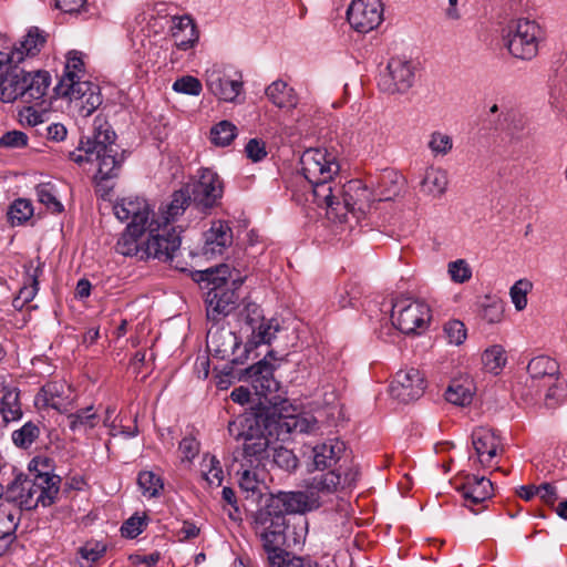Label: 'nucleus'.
Masks as SVG:
<instances>
[{
  "mask_svg": "<svg viewBox=\"0 0 567 567\" xmlns=\"http://www.w3.org/2000/svg\"><path fill=\"white\" fill-rule=\"evenodd\" d=\"M233 244V230L227 221L214 220L204 233L203 254L205 256L221 255Z\"/></svg>",
  "mask_w": 567,
  "mask_h": 567,
  "instance_id": "nucleus-23",
  "label": "nucleus"
},
{
  "mask_svg": "<svg viewBox=\"0 0 567 567\" xmlns=\"http://www.w3.org/2000/svg\"><path fill=\"white\" fill-rule=\"evenodd\" d=\"M40 399L45 405L66 413L74 406L76 394L70 385L52 382L42 388Z\"/></svg>",
  "mask_w": 567,
  "mask_h": 567,
  "instance_id": "nucleus-24",
  "label": "nucleus"
},
{
  "mask_svg": "<svg viewBox=\"0 0 567 567\" xmlns=\"http://www.w3.org/2000/svg\"><path fill=\"white\" fill-rule=\"evenodd\" d=\"M447 184L446 171L431 166L426 168L421 181V190L432 196H441L445 193Z\"/></svg>",
  "mask_w": 567,
  "mask_h": 567,
  "instance_id": "nucleus-33",
  "label": "nucleus"
},
{
  "mask_svg": "<svg viewBox=\"0 0 567 567\" xmlns=\"http://www.w3.org/2000/svg\"><path fill=\"white\" fill-rule=\"evenodd\" d=\"M542 38L543 30L539 24L525 18L513 19L502 29L503 44L516 59H534Z\"/></svg>",
  "mask_w": 567,
  "mask_h": 567,
  "instance_id": "nucleus-9",
  "label": "nucleus"
},
{
  "mask_svg": "<svg viewBox=\"0 0 567 567\" xmlns=\"http://www.w3.org/2000/svg\"><path fill=\"white\" fill-rule=\"evenodd\" d=\"M427 147L434 156H446L453 150V138L446 133L434 131L430 134Z\"/></svg>",
  "mask_w": 567,
  "mask_h": 567,
  "instance_id": "nucleus-46",
  "label": "nucleus"
},
{
  "mask_svg": "<svg viewBox=\"0 0 567 567\" xmlns=\"http://www.w3.org/2000/svg\"><path fill=\"white\" fill-rule=\"evenodd\" d=\"M342 476L339 471L331 470L327 473H321L313 476L307 484L309 493L317 496L321 504L324 502L323 497L342 488Z\"/></svg>",
  "mask_w": 567,
  "mask_h": 567,
  "instance_id": "nucleus-28",
  "label": "nucleus"
},
{
  "mask_svg": "<svg viewBox=\"0 0 567 567\" xmlns=\"http://www.w3.org/2000/svg\"><path fill=\"white\" fill-rule=\"evenodd\" d=\"M301 173L312 186L315 202L324 206L327 214L340 221L351 214L357 220L371 208L372 192L360 179L343 185L333 184V176L340 171L336 156L322 148H309L300 157Z\"/></svg>",
  "mask_w": 567,
  "mask_h": 567,
  "instance_id": "nucleus-1",
  "label": "nucleus"
},
{
  "mask_svg": "<svg viewBox=\"0 0 567 567\" xmlns=\"http://www.w3.org/2000/svg\"><path fill=\"white\" fill-rule=\"evenodd\" d=\"M270 452H272V462L280 468L285 471H293L298 466V458L293 454L291 450H288L284 446H271Z\"/></svg>",
  "mask_w": 567,
  "mask_h": 567,
  "instance_id": "nucleus-49",
  "label": "nucleus"
},
{
  "mask_svg": "<svg viewBox=\"0 0 567 567\" xmlns=\"http://www.w3.org/2000/svg\"><path fill=\"white\" fill-rule=\"evenodd\" d=\"M251 528L267 554L270 567H318L310 559L289 558L286 550L287 519L284 515L270 512L265 505L252 514Z\"/></svg>",
  "mask_w": 567,
  "mask_h": 567,
  "instance_id": "nucleus-4",
  "label": "nucleus"
},
{
  "mask_svg": "<svg viewBox=\"0 0 567 567\" xmlns=\"http://www.w3.org/2000/svg\"><path fill=\"white\" fill-rule=\"evenodd\" d=\"M192 203L203 214H208L220 204L224 184L217 173L209 168L199 171L198 179L188 185Z\"/></svg>",
  "mask_w": 567,
  "mask_h": 567,
  "instance_id": "nucleus-13",
  "label": "nucleus"
},
{
  "mask_svg": "<svg viewBox=\"0 0 567 567\" xmlns=\"http://www.w3.org/2000/svg\"><path fill=\"white\" fill-rule=\"evenodd\" d=\"M179 452L183 461H192L199 453V443L195 437H184L179 443Z\"/></svg>",
  "mask_w": 567,
  "mask_h": 567,
  "instance_id": "nucleus-57",
  "label": "nucleus"
},
{
  "mask_svg": "<svg viewBox=\"0 0 567 567\" xmlns=\"http://www.w3.org/2000/svg\"><path fill=\"white\" fill-rule=\"evenodd\" d=\"M443 331L449 343L455 346L462 344L467 337V330L465 328V324L456 319L449 320L444 324Z\"/></svg>",
  "mask_w": 567,
  "mask_h": 567,
  "instance_id": "nucleus-50",
  "label": "nucleus"
},
{
  "mask_svg": "<svg viewBox=\"0 0 567 567\" xmlns=\"http://www.w3.org/2000/svg\"><path fill=\"white\" fill-rule=\"evenodd\" d=\"M60 483V476L49 473H38L33 477L18 476L7 488L6 502L27 511L34 509L39 504L50 506L59 493Z\"/></svg>",
  "mask_w": 567,
  "mask_h": 567,
  "instance_id": "nucleus-8",
  "label": "nucleus"
},
{
  "mask_svg": "<svg viewBox=\"0 0 567 567\" xmlns=\"http://www.w3.org/2000/svg\"><path fill=\"white\" fill-rule=\"evenodd\" d=\"M49 34L38 27H30L25 35L7 52L11 63H21L25 58L38 55L47 44Z\"/></svg>",
  "mask_w": 567,
  "mask_h": 567,
  "instance_id": "nucleus-21",
  "label": "nucleus"
},
{
  "mask_svg": "<svg viewBox=\"0 0 567 567\" xmlns=\"http://www.w3.org/2000/svg\"><path fill=\"white\" fill-rule=\"evenodd\" d=\"M449 274L454 282L463 284L472 277V270L464 259H458L449 264Z\"/></svg>",
  "mask_w": 567,
  "mask_h": 567,
  "instance_id": "nucleus-55",
  "label": "nucleus"
},
{
  "mask_svg": "<svg viewBox=\"0 0 567 567\" xmlns=\"http://www.w3.org/2000/svg\"><path fill=\"white\" fill-rule=\"evenodd\" d=\"M245 151L247 156L254 162H259L267 155L265 143L257 138L250 140L247 143Z\"/></svg>",
  "mask_w": 567,
  "mask_h": 567,
  "instance_id": "nucleus-59",
  "label": "nucleus"
},
{
  "mask_svg": "<svg viewBox=\"0 0 567 567\" xmlns=\"http://www.w3.org/2000/svg\"><path fill=\"white\" fill-rule=\"evenodd\" d=\"M207 349L216 358L239 363L235 355L236 350L240 346L238 337L225 328L209 329L207 332Z\"/></svg>",
  "mask_w": 567,
  "mask_h": 567,
  "instance_id": "nucleus-19",
  "label": "nucleus"
},
{
  "mask_svg": "<svg viewBox=\"0 0 567 567\" xmlns=\"http://www.w3.org/2000/svg\"><path fill=\"white\" fill-rule=\"evenodd\" d=\"M527 371L533 381L551 384L554 381L558 380L559 365L554 359L547 355H538L529 361Z\"/></svg>",
  "mask_w": 567,
  "mask_h": 567,
  "instance_id": "nucleus-30",
  "label": "nucleus"
},
{
  "mask_svg": "<svg viewBox=\"0 0 567 567\" xmlns=\"http://www.w3.org/2000/svg\"><path fill=\"white\" fill-rule=\"evenodd\" d=\"M19 63H8L0 76V100L12 103L17 100L25 104L41 101L50 85V75L45 71L25 72Z\"/></svg>",
  "mask_w": 567,
  "mask_h": 567,
  "instance_id": "nucleus-7",
  "label": "nucleus"
},
{
  "mask_svg": "<svg viewBox=\"0 0 567 567\" xmlns=\"http://www.w3.org/2000/svg\"><path fill=\"white\" fill-rule=\"evenodd\" d=\"M462 494L464 505L473 513H478L474 506L481 505L493 496V483L485 476L467 474L464 483L457 487Z\"/></svg>",
  "mask_w": 567,
  "mask_h": 567,
  "instance_id": "nucleus-20",
  "label": "nucleus"
},
{
  "mask_svg": "<svg viewBox=\"0 0 567 567\" xmlns=\"http://www.w3.org/2000/svg\"><path fill=\"white\" fill-rule=\"evenodd\" d=\"M0 412L12 421L22 415L17 388L0 385Z\"/></svg>",
  "mask_w": 567,
  "mask_h": 567,
  "instance_id": "nucleus-35",
  "label": "nucleus"
},
{
  "mask_svg": "<svg viewBox=\"0 0 567 567\" xmlns=\"http://www.w3.org/2000/svg\"><path fill=\"white\" fill-rule=\"evenodd\" d=\"M472 446L474 454L470 455L481 468L496 467L497 457L503 453V444L496 431L488 427H476L472 433Z\"/></svg>",
  "mask_w": 567,
  "mask_h": 567,
  "instance_id": "nucleus-14",
  "label": "nucleus"
},
{
  "mask_svg": "<svg viewBox=\"0 0 567 567\" xmlns=\"http://www.w3.org/2000/svg\"><path fill=\"white\" fill-rule=\"evenodd\" d=\"M445 399L447 402L465 406L468 405L473 400V392L470 385H465L458 381L452 382L445 392Z\"/></svg>",
  "mask_w": 567,
  "mask_h": 567,
  "instance_id": "nucleus-44",
  "label": "nucleus"
},
{
  "mask_svg": "<svg viewBox=\"0 0 567 567\" xmlns=\"http://www.w3.org/2000/svg\"><path fill=\"white\" fill-rule=\"evenodd\" d=\"M403 176L394 171H385L381 176L380 200H390L398 196L403 184Z\"/></svg>",
  "mask_w": 567,
  "mask_h": 567,
  "instance_id": "nucleus-39",
  "label": "nucleus"
},
{
  "mask_svg": "<svg viewBox=\"0 0 567 567\" xmlns=\"http://www.w3.org/2000/svg\"><path fill=\"white\" fill-rule=\"evenodd\" d=\"M280 422L274 416L245 413L228 423V432L243 441V457L247 464H261L270 456V449L278 440Z\"/></svg>",
  "mask_w": 567,
  "mask_h": 567,
  "instance_id": "nucleus-3",
  "label": "nucleus"
},
{
  "mask_svg": "<svg viewBox=\"0 0 567 567\" xmlns=\"http://www.w3.org/2000/svg\"><path fill=\"white\" fill-rule=\"evenodd\" d=\"M28 143V136L20 131H10L7 132L1 138H0V146L6 147H23Z\"/></svg>",
  "mask_w": 567,
  "mask_h": 567,
  "instance_id": "nucleus-56",
  "label": "nucleus"
},
{
  "mask_svg": "<svg viewBox=\"0 0 567 567\" xmlns=\"http://www.w3.org/2000/svg\"><path fill=\"white\" fill-rule=\"evenodd\" d=\"M249 467H244L243 464L241 472H239V486L244 492L251 493V495H260L261 486L264 485V465L254 463L252 465L248 464Z\"/></svg>",
  "mask_w": 567,
  "mask_h": 567,
  "instance_id": "nucleus-34",
  "label": "nucleus"
},
{
  "mask_svg": "<svg viewBox=\"0 0 567 567\" xmlns=\"http://www.w3.org/2000/svg\"><path fill=\"white\" fill-rule=\"evenodd\" d=\"M171 33L175 45L184 51L192 49L199 38L197 27L189 16L173 17Z\"/></svg>",
  "mask_w": 567,
  "mask_h": 567,
  "instance_id": "nucleus-27",
  "label": "nucleus"
},
{
  "mask_svg": "<svg viewBox=\"0 0 567 567\" xmlns=\"http://www.w3.org/2000/svg\"><path fill=\"white\" fill-rule=\"evenodd\" d=\"M202 83L197 78L185 75L177 79L173 84V90L178 93L199 95L202 92Z\"/></svg>",
  "mask_w": 567,
  "mask_h": 567,
  "instance_id": "nucleus-54",
  "label": "nucleus"
},
{
  "mask_svg": "<svg viewBox=\"0 0 567 567\" xmlns=\"http://www.w3.org/2000/svg\"><path fill=\"white\" fill-rule=\"evenodd\" d=\"M145 229L136 228L135 225H127L116 243V251L123 256L147 259L146 251H144Z\"/></svg>",
  "mask_w": 567,
  "mask_h": 567,
  "instance_id": "nucleus-26",
  "label": "nucleus"
},
{
  "mask_svg": "<svg viewBox=\"0 0 567 567\" xmlns=\"http://www.w3.org/2000/svg\"><path fill=\"white\" fill-rule=\"evenodd\" d=\"M206 85L208 90L224 101H234L241 90V82L221 76L220 72L207 73Z\"/></svg>",
  "mask_w": 567,
  "mask_h": 567,
  "instance_id": "nucleus-29",
  "label": "nucleus"
},
{
  "mask_svg": "<svg viewBox=\"0 0 567 567\" xmlns=\"http://www.w3.org/2000/svg\"><path fill=\"white\" fill-rule=\"evenodd\" d=\"M19 117L23 125L37 126L39 124H43L40 114L32 110V107H25L19 113Z\"/></svg>",
  "mask_w": 567,
  "mask_h": 567,
  "instance_id": "nucleus-63",
  "label": "nucleus"
},
{
  "mask_svg": "<svg viewBox=\"0 0 567 567\" xmlns=\"http://www.w3.org/2000/svg\"><path fill=\"white\" fill-rule=\"evenodd\" d=\"M266 95L278 107H293L297 99L293 89L284 81H275L266 89Z\"/></svg>",
  "mask_w": 567,
  "mask_h": 567,
  "instance_id": "nucleus-36",
  "label": "nucleus"
},
{
  "mask_svg": "<svg viewBox=\"0 0 567 567\" xmlns=\"http://www.w3.org/2000/svg\"><path fill=\"white\" fill-rule=\"evenodd\" d=\"M137 483L145 495L155 497L163 488L161 478L153 472L144 471L138 474Z\"/></svg>",
  "mask_w": 567,
  "mask_h": 567,
  "instance_id": "nucleus-51",
  "label": "nucleus"
},
{
  "mask_svg": "<svg viewBox=\"0 0 567 567\" xmlns=\"http://www.w3.org/2000/svg\"><path fill=\"white\" fill-rule=\"evenodd\" d=\"M181 235L174 225L161 223L153 215L145 229L144 251L147 258H156L161 261H169L181 247Z\"/></svg>",
  "mask_w": 567,
  "mask_h": 567,
  "instance_id": "nucleus-11",
  "label": "nucleus"
},
{
  "mask_svg": "<svg viewBox=\"0 0 567 567\" xmlns=\"http://www.w3.org/2000/svg\"><path fill=\"white\" fill-rule=\"evenodd\" d=\"M35 190L39 202L51 213L59 214L63 212V205L56 197L54 185L51 183H43L38 185Z\"/></svg>",
  "mask_w": 567,
  "mask_h": 567,
  "instance_id": "nucleus-43",
  "label": "nucleus"
},
{
  "mask_svg": "<svg viewBox=\"0 0 567 567\" xmlns=\"http://www.w3.org/2000/svg\"><path fill=\"white\" fill-rule=\"evenodd\" d=\"M192 198L188 188L176 190L173 193L169 203L161 207L157 215L155 214V218H158L161 223H169L173 225L176 218L184 214Z\"/></svg>",
  "mask_w": 567,
  "mask_h": 567,
  "instance_id": "nucleus-31",
  "label": "nucleus"
},
{
  "mask_svg": "<svg viewBox=\"0 0 567 567\" xmlns=\"http://www.w3.org/2000/svg\"><path fill=\"white\" fill-rule=\"evenodd\" d=\"M269 358L274 359L272 352H269L262 360L247 369V373L251 378L254 389L262 396H267L269 393L275 392L278 389V383L274 379L276 365L269 360Z\"/></svg>",
  "mask_w": 567,
  "mask_h": 567,
  "instance_id": "nucleus-22",
  "label": "nucleus"
},
{
  "mask_svg": "<svg viewBox=\"0 0 567 567\" xmlns=\"http://www.w3.org/2000/svg\"><path fill=\"white\" fill-rule=\"evenodd\" d=\"M321 502L317 496H312L308 488L303 492H279L277 494H270L265 503V506L270 512H275L278 515L288 513H303L318 508Z\"/></svg>",
  "mask_w": 567,
  "mask_h": 567,
  "instance_id": "nucleus-15",
  "label": "nucleus"
},
{
  "mask_svg": "<svg viewBox=\"0 0 567 567\" xmlns=\"http://www.w3.org/2000/svg\"><path fill=\"white\" fill-rule=\"evenodd\" d=\"M83 76L84 62L78 52H70L64 73L54 90L61 97L69 99L81 116L87 117L102 104V96L99 86L83 81Z\"/></svg>",
  "mask_w": 567,
  "mask_h": 567,
  "instance_id": "nucleus-6",
  "label": "nucleus"
},
{
  "mask_svg": "<svg viewBox=\"0 0 567 567\" xmlns=\"http://www.w3.org/2000/svg\"><path fill=\"white\" fill-rule=\"evenodd\" d=\"M33 214L32 204L27 199H17L8 212V218L12 226L21 225Z\"/></svg>",
  "mask_w": 567,
  "mask_h": 567,
  "instance_id": "nucleus-48",
  "label": "nucleus"
},
{
  "mask_svg": "<svg viewBox=\"0 0 567 567\" xmlns=\"http://www.w3.org/2000/svg\"><path fill=\"white\" fill-rule=\"evenodd\" d=\"M239 319L245 323L247 331H250L254 327L260 323L265 318L262 310L259 305L255 302H248L240 311Z\"/></svg>",
  "mask_w": 567,
  "mask_h": 567,
  "instance_id": "nucleus-53",
  "label": "nucleus"
},
{
  "mask_svg": "<svg viewBox=\"0 0 567 567\" xmlns=\"http://www.w3.org/2000/svg\"><path fill=\"white\" fill-rule=\"evenodd\" d=\"M105 550V545H102L100 543H87L83 547H81L79 551L82 558L90 561H96L103 556Z\"/></svg>",
  "mask_w": 567,
  "mask_h": 567,
  "instance_id": "nucleus-58",
  "label": "nucleus"
},
{
  "mask_svg": "<svg viewBox=\"0 0 567 567\" xmlns=\"http://www.w3.org/2000/svg\"><path fill=\"white\" fill-rule=\"evenodd\" d=\"M69 427L76 431H89L96 426L100 421L99 415L94 411V406L90 405L85 409H81L75 413L68 414Z\"/></svg>",
  "mask_w": 567,
  "mask_h": 567,
  "instance_id": "nucleus-37",
  "label": "nucleus"
},
{
  "mask_svg": "<svg viewBox=\"0 0 567 567\" xmlns=\"http://www.w3.org/2000/svg\"><path fill=\"white\" fill-rule=\"evenodd\" d=\"M279 331V326L274 320H262L250 330L249 343L257 347L261 343H270Z\"/></svg>",
  "mask_w": 567,
  "mask_h": 567,
  "instance_id": "nucleus-41",
  "label": "nucleus"
},
{
  "mask_svg": "<svg viewBox=\"0 0 567 567\" xmlns=\"http://www.w3.org/2000/svg\"><path fill=\"white\" fill-rule=\"evenodd\" d=\"M43 262L40 259L37 260V266H33V261L27 266V278L23 287L19 290L17 298L13 301L16 308H22L27 303L33 300L39 290V277L42 274Z\"/></svg>",
  "mask_w": 567,
  "mask_h": 567,
  "instance_id": "nucleus-32",
  "label": "nucleus"
},
{
  "mask_svg": "<svg viewBox=\"0 0 567 567\" xmlns=\"http://www.w3.org/2000/svg\"><path fill=\"white\" fill-rule=\"evenodd\" d=\"M432 319L430 306L409 295L392 299L391 320L393 326L405 334H420L425 331Z\"/></svg>",
  "mask_w": 567,
  "mask_h": 567,
  "instance_id": "nucleus-10",
  "label": "nucleus"
},
{
  "mask_svg": "<svg viewBox=\"0 0 567 567\" xmlns=\"http://www.w3.org/2000/svg\"><path fill=\"white\" fill-rule=\"evenodd\" d=\"M346 444L338 439H329L312 449V460L316 470L323 471L334 466L343 453Z\"/></svg>",
  "mask_w": 567,
  "mask_h": 567,
  "instance_id": "nucleus-25",
  "label": "nucleus"
},
{
  "mask_svg": "<svg viewBox=\"0 0 567 567\" xmlns=\"http://www.w3.org/2000/svg\"><path fill=\"white\" fill-rule=\"evenodd\" d=\"M40 429L33 422H27L12 433V441L18 447L28 449L39 437Z\"/></svg>",
  "mask_w": 567,
  "mask_h": 567,
  "instance_id": "nucleus-47",
  "label": "nucleus"
},
{
  "mask_svg": "<svg viewBox=\"0 0 567 567\" xmlns=\"http://www.w3.org/2000/svg\"><path fill=\"white\" fill-rule=\"evenodd\" d=\"M504 315V303L501 299L485 297L481 303L480 317L487 323H498Z\"/></svg>",
  "mask_w": 567,
  "mask_h": 567,
  "instance_id": "nucleus-45",
  "label": "nucleus"
},
{
  "mask_svg": "<svg viewBox=\"0 0 567 567\" xmlns=\"http://www.w3.org/2000/svg\"><path fill=\"white\" fill-rule=\"evenodd\" d=\"M115 138L116 134L111 125L96 117L92 135L82 138L76 150L70 152L69 157L79 165L96 163L95 177L100 181L116 177L123 163V155L120 154Z\"/></svg>",
  "mask_w": 567,
  "mask_h": 567,
  "instance_id": "nucleus-2",
  "label": "nucleus"
},
{
  "mask_svg": "<svg viewBox=\"0 0 567 567\" xmlns=\"http://www.w3.org/2000/svg\"><path fill=\"white\" fill-rule=\"evenodd\" d=\"M424 390V375L415 368L400 370L390 385L391 395L402 403H409L420 399Z\"/></svg>",
  "mask_w": 567,
  "mask_h": 567,
  "instance_id": "nucleus-17",
  "label": "nucleus"
},
{
  "mask_svg": "<svg viewBox=\"0 0 567 567\" xmlns=\"http://www.w3.org/2000/svg\"><path fill=\"white\" fill-rule=\"evenodd\" d=\"M416 63L405 56H393L380 74L378 85L386 94H404L415 82Z\"/></svg>",
  "mask_w": 567,
  "mask_h": 567,
  "instance_id": "nucleus-12",
  "label": "nucleus"
},
{
  "mask_svg": "<svg viewBox=\"0 0 567 567\" xmlns=\"http://www.w3.org/2000/svg\"><path fill=\"white\" fill-rule=\"evenodd\" d=\"M202 476L210 487H219L224 472L219 460L214 455H205L202 462Z\"/></svg>",
  "mask_w": 567,
  "mask_h": 567,
  "instance_id": "nucleus-38",
  "label": "nucleus"
},
{
  "mask_svg": "<svg viewBox=\"0 0 567 567\" xmlns=\"http://www.w3.org/2000/svg\"><path fill=\"white\" fill-rule=\"evenodd\" d=\"M506 352L502 346L495 344L486 349L482 354L484 368L494 374H498L506 364Z\"/></svg>",
  "mask_w": 567,
  "mask_h": 567,
  "instance_id": "nucleus-40",
  "label": "nucleus"
},
{
  "mask_svg": "<svg viewBox=\"0 0 567 567\" xmlns=\"http://www.w3.org/2000/svg\"><path fill=\"white\" fill-rule=\"evenodd\" d=\"M237 135V127L229 121H221L210 130V141L216 146H227Z\"/></svg>",
  "mask_w": 567,
  "mask_h": 567,
  "instance_id": "nucleus-42",
  "label": "nucleus"
},
{
  "mask_svg": "<svg viewBox=\"0 0 567 567\" xmlns=\"http://www.w3.org/2000/svg\"><path fill=\"white\" fill-rule=\"evenodd\" d=\"M347 19L357 32L368 33L377 29L383 20L381 0H353L347 10Z\"/></svg>",
  "mask_w": 567,
  "mask_h": 567,
  "instance_id": "nucleus-16",
  "label": "nucleus"
},
{
  "mask_svg": "<svg viewBox=\"0 0 567 567\" xmlns=\"http://www.w3.org/2000/svg\"><path fill=\"white\" fill-rule=\"evenodd\" d=\"M114 215L121 221L131 220L128 225L136 228H147L155 213L150 204L142 197H124L113 206Z\"/></svg>",
  "mask_w": 567,
  "mask_h": 567,
  "instance_id": "nucleus-18",
  "label": "nucleus"
},
{
  "mask_svg": "<svg viewBox=\"0 0 567 567\" xmlns=\"http://www.w3.org/2000/svg\"><path fill=\"white\" fill-rule=\"evenodd\" d=\"M58 9L66 13L80 12L84 8L86 0H54Z\"/></svg>",
  "mask_w": 567,
  "mask_h": 567,
  "instance_id": "nucleus-62",
  "label": "nucleus"
},
{
  "mask_svg": "<svg viewBox=\"0 0 567 567\" xmlns=\"http://www.w3.org/2000/svg\"><path fill=\"white\" fill-rule=\"evenodd\" d=\"M228 265L220 264L196 274L195 280L207 289L205 303L207 319L219 322L228 316L237 306L239 295L236 292L241 285V279H233Z\"/></svg>",
  "mask_w": 567,
  "mask_h": 567,
  "instance_id": "nucleus-5",
  "label": "nucleus"
},
{
  "mask_svg": "<svg viewBox=\"0 0 567 567\" xmlns=\"http://www.w3.org/2000/svg\"><path fill=\"white\" fill-rule=\"evenodd\" d=\"M143 520L141 517L128 518L121 527L122 536L126 538H135L142 533Z\"/></svg>",
  "mask_w": 567,
  "mask_h": 567,
  "instance_id": "nucleus-60",
  "label": "nucleus"
},
{
  "mask_svg": "<svg viewBox=\"0 0 567 567\" xmlns=\"http://www.w3.org/2000/svg\"><path fill=\"white\" fill-rule=\"evenodd\" d=\"M537 491H538L537 495H539L542 501L547 505L553 506L556 503V501L558 499L556 488L549 483H544V484L537 486Z\"/></svg>",
  "mask_w": 567,
  "mask_h": 567,
  "instance_id": "nucleus-61",
  "label": "nucleus"
},
{
  "mask_svg": "<svg viewBox=\"0 0 567 567\" xmlns=\"http://www.w3.org/2000/svg\"><path fill=\"white\" fill-rule=\"evenodd\" d=\"M47 136L51 141H63L66 136V128L61 123H53L45 126Z\"/></svg>",
  "mask_w": 567,
  "mask_h": 567,
  "instance_id": "nucleus-64",
  "label": "nucleus"
},
{
  "mask_svg": "<svg viewBox=\"0 0 567 567\" xmlns=\"http://www.w3.org/2000/svg\"><path fill=\"white\" fill-rule=\"evenodd\" d=\"M530 289L532 284L526 279H520L512 286L509 295L517 311H522L526 308L527 293Z\"/></svg>",
  "mask_w": 567,
  "mask_h": 567,
  "instance_id": "nucleus-52",
  "label": "nucleus"
}]
</instances>
